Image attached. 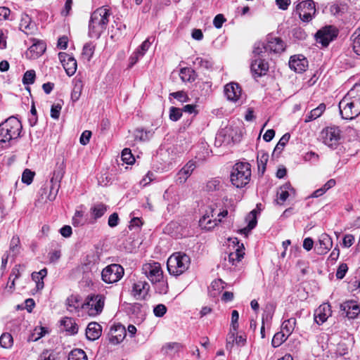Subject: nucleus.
<instances>
[{
    "label": "nucleus",
    "mask_w": 360,
    "mask_h": 360,
    "mask_svg": "<svg viewBox=\"0 0 360 360\" xmlns=\"http://www.w3.org/2000/svg\"><path fill=\"white\" fill-rule=\"evenodd\" d=\"M344 119L352 120L360 114V82L356 84L339 103Z\"/></svg>",
    "instance_id": "1"
},
{
    "label": "nucleus",
    "mask_w": 360,
    "mask_h": 360,
    "mask_svg": "<svg viewBox=\"0 0 360 360\" xmlns=\"http://www.w3.org/2000/svg\"><path fill=\"white\" fill-rule=\"evenodd\" d=\"M110 14V10L105 6H101L92 13L89 25L90 37L98 38L101 36L107 27Z\"/></svg>",
    "instance_id": "2"
},
{
    "label": "nucleus",
    "mask_w": 360,
    "mask_h": 360,
    "mask_svg": "<svg viewBox=\"0 0 360 360\" xmlns=\"http://www.w3.org/2000/svg\"><path fill=\"white\" fill-rule=\"evenodd\" d=\"M191 264V257L181 252L173 253L167 259V266L171 275L178 276L186 271Z\"/></svg>",
    "instance_id": "3"
},
{
    "label": "nucleus",
    "mask_w": 360,
    "mask_h": 360,
    "mask_svg": "<svg viewBox=\"0 0 360 360\" xmlns=\"http://www.w3.org/2000/svg\"><path fill=\"white\" fill-rule=\"evenodd\" d=\"M251 176V169L250 164L247 162H238L233 167L230 180L231 184L237 187L242 188L247 185Z\"/></svg>",
    "instance_id": "4"
},
{
    "label": "nucleus",
    "mask_w": 360,
    "mask_h": 360,
    "mask_svg": "<svg viewBox=\"0 0 360 360\" xmlns=\"http://www.w3.org/2000/svg\"><path fill=\"white\" fill-rule=\"evenodd\" d=\"M21 123L15 118L10 117L0 124V142L9 141L17 138L20 132Z\"/></svg>",
    "instance_id": "5"
},
{
    "label": "nucleus",
    "mask_w": 360,
    "mask_h": 360,
    "mask_svg": "<svg viewBox=\"0 0 360 360\" xmlns=\"http://www.w3.org/2000/svg\"><path fill=\"white\" fill-rule=\"evenodd\" d=\"M341 138V130L335 126L323 128L319 135L322 143L332 148H336L340 144Z\"/></svg>",
    "instance_id": "6"
},
{
    "label": "nucleus",
    "mask_w": 360,
    "mask_h": 360,
    "mask_svg": "<svg viewBox=\"0 0 360 360\" xmlns=\"http://www.w3.org/2000/svg\"><path fill=\"white\" fill-rule=\"evenodd\" d=\"M228 215L226 210L220 212L217 214V217H214V210L210 209L206 211V213L200 219L199 226L202 229L210 231L214 229L217 224L221 222V219Z\"/></svg>",
    "instance_id": "7"
},
{
    "label": "nucleus",
    "mask_w": 360,
    "mask_h": 360,
    "mask_svg": "<svg viewBox=\"0 0 360 360\" xmlns=\"http://www.w3.org/2000/svg\"><path fill=\"white\" fill-rule=\"evenodd\" d=\"M105 304V297L101 295L89 296L82 308L89 316H94L103 311Z\"/></svg>",
    "instance_id": "8"
},
{
    "label": "nucleus",
    "mask_w": 360,
    "mask_h": 360,
    "mask_svg": "<svg viewBox=\"0 0 360 360\" xmlns=\"http://www.w3.org/2000/svg\"><path fill=\"white\" fill-rule=\"evenodd\" d=\"M296 11L302 21L309 22L316 13L315 4L312 0L301 1L296 6Z\"/></svg>",
    "instance_id": "9"
},
{
    "label": "nucleus",
    "mask_w": 360,
    "mask_h": 360,
    "mask_svg": "<svg viewBox=\"0 0 360 360\" xmlns=\"http://www.w3.org/2000/svg\"><path fill=\"white\" fill-rule=\"evenodd\" d=\"M124 275V269L119 264H113L106 266L102 271V279L107 283L120 281Z\"/></svg>",
    "instance_id": "10"
},
{
    "label": "nucleus",
    "mask_w": 360,
    "mask_h": 360,
    "mask_svg": "<svg viewBox=\"0 0 360 360\" xmlns=\"http://www.w3.org/2000/svg\"><path fill=\"white\" fill-rule=\"evenodd\" d=\"M142 270L152 283H160L163 278V271L158 262L146 263L143 265Z\"/></svg>",
    "instance_id": "11"
},
{
    "label": "nucleus",
    "mask_w": 360,
    "mask_h": 360,
    "mask_svg": "<svg viewBox=\"0 0 360 360\" xmlns=\"http://www.w3.org/2000/svg\"><path fill=\"white\" fill-rule=\"evenodd\" d=\"M337 36L336 30L331 26H327L317 32L316 42L323 46H327Z\"/></svg>",
    "instance_id": "12"
},
{
    "label": "nucleus",
    "mask_w": 360,
    "mask_h": 360,
    "mask_svg": "<svg viewBox=\"0 0 360 360\" xmlns=\"http://www.w3.org/2000/svg\"><path fill=\"white\" fill-rule=\"evenodd\" d=\"M59 60L63 65L66 73L69 76L73 75L77 70L76 60L69 54L60 52L58 53Z\"/></svg>",
    "instance_id": "13"
},
{
    "label": "nucleus",
    "mask_w": 360,
    "mask_h": 360,
    "mask_svg": "<svg viewBox=\"0 0 360 360\" xmlns=\"http://www.w3.org/2000/svg\"><path fill=\"white\" fill-rule=\"evenodd\" d=\"M127 335V330L121 324L114 325L110 328L109 340L112 345H118L123 341Z\"/></svg>",
    "instance_id": "14"
},
{
    "label": "nucleus",
    "mask_w": 360,
    "mask_h": 360,
    "mask_svg": "<svg viewBox=\"0 0 360 360\" xmlns=\"http://www.w3.org/2000/svg\"><path fill=\"white\" fill-rule=\"evenodd\" d=\"M341 311L346 314V316L349 319H354L360 314V307L356 302L349 300L343 302L340 305Z\"/></svg>",
    "instance_id": "15"
},
{
    "label": "nucleus",
    "mask_w": 360,
    "mask_h": 360,
    "mask_svg": "<svg viewBox=\"0 0 360 360\" xmlns=\"http://www.w3.org/2000/svg\"><path fill=\"white\" fill-rule=\"evenodd\" d=\"M295 190L289 183L282 185L277 191V203L283 205L288 198H294Z\"/></svg>",
    "instance_id": "16"
},
{
    "label": "nucleus",
    "mask_w": 360,
    "mask_h": 360,
    "mask_svg": "<svg viewBox=\"0 0 360 360\" xmlns=\"http://www.w3.org/2000/svg\"><path fill=\"white\" fill-rule=\"evenodd\" d=\"M332 315L331 307L328 303L321 304L315 311L314 319L318 324H321L327 321Z\"/></svg>",
    "instance_id": "17"
},
{
    "label": "nucleus",
    "mask_w": 360,
    "mask_h": 360,
    "mask_svg": "<svg viewBox=\"0 0 360 360\" xmlns=\"http://www.w3.org/2000/svg\"><path fill=\"white\" fill-rule=\"evenodd\" d=\"M333 247V240L330 236L326 233H321L318 240L316 252L319 255L326 254Z\"/></svg>",
    "instance_id": "18"
},
{
    "label": "nucleus",
    "mask_w": 360,
    "mask_h": 360,
    "mask_svg": "<svg viewBox=\"0 0 360 360\" xmlns=\"http://www.w3.org/2000/svg\"><path fill=\"white\" fill-rule=\"evenodd\" d=\"M224 93L229 101H237L242 94L241 87L236 82H230L224 87Z\"/></svg>",
    "instance_id": "19"
},
{
    "label": "nucleus",
    "mask_w": 360,
    "mask_h": 360,
    "mask_svg": "<svg viewBox=\"0 0 360 360\" xmlns=\"http://www.w3.org/2000/svg\"><path fill=\"white\" fill-rule=\"evenodd\" d=\"M289 66L297 72H302L308 67V61L302 55L293 56L290 58Z\"/></svg>",
    "instance_id": "20"
},
{
    "label": "nucleus",
    "mask_w": 360,
    "mask_h": 360,
    "mask_svg": "<svg viewBox=\"0 0 360 360\" xmlns=\"http://www.w3.org/2000/svg\"><path fill=\"white\" fill-rule=\"evenodd\" d=\"M46 50V44L41 41H37L27 50L25 56L28 59L39 58Z\"/></svg>",
    "instance_id": "21"
},
{
    "label": "nucleus",
    "mask_w": 360,
    "mask_h": 360,
    "mask_svg": "<svg viewBox=\"0 0 360 360\" xmlns=\"http://www.w3.org/2000/svg\"><path fill=\"white\" fill-rule=\"evenodd\" d=\"M285 44L279 38L274 36H269L267 39V43L265 49L274 53H281L285 50Z\"/></svg>",
    "instance_id": "22"
},
{
    "label": "nucleus",
    "mask_w": 360,
    "mask_h": 360,
    "mask_svg": "<svg viewBox=\"0 0 360 360\" xmlns=\"http://www.w3.org/2000/svg\"><path fill=\"white\" fill-rule=\"evenodd\" d=\"M150 286L145 281H139L134 284L133 295L137 300L144 299L148 294Z\"/></svg>",
    "instance_id": "23"
},
{
    "label": "nucleus",
    "mask_w": 360,
    "mask_h": 360,
    "mask_svg": "<svg viewBox=\"0 0 360 360\" xmlns=\"http://www.w3.org/2000/svg\"><path fill=\"white\" fill-rule=\"evenodd\" d=\"M196 167L195 162L193 160L188 161L184 167L177 174V181L179 184H184L191 176L193 171Z\"/></svg>",
    "instance_id": "24"
},
{
    "label": "nucleus",
    "mask_w": 360,
    "mask_h": 360,
    "mask_svg": "<svg viewBox=\"0 0 360 360\" xmlns=\"http://www.w3.org/2000/svg\"><path fill=\"white\" fill-rule=\"evenodd\" d=\"M102 327L96 322L89 323L86 330V338L90 340H96L101 335Z\"/></svg>",
    "instance_id": "25"
},
{
    "label": "nucleus",
    "mask_w": 360,
    "mask_h": 360,
    "mask_svg": "<svg viewBox=\"0 0 360 360\" xmlns=\"http://www.w3.org/2000/svg\"><path fill=\"white\" fill-rule=\"evenodd\" d=\"M61 177L59 174L53 173V176L51 179V187L49 195H47V199L50 201H53L56 199V195L58 194V189L60 188V180Z\"/></svg>",
    "instance_id": "26"
},
{
    "label": "nucleus",
    "mask_w": 360,
    "mask_h": 360,
    "mask_svg": "<svg viewBox=\"0 0 360 360\" xmlns=\"http://www.w3.org/2000/svg\"><path fill=\"white\" fill-rule=\"evenodd\" d=\"M268 68V64L264 60L260 58L255 60L251 65L252 72L258 76L265 75Z\"/></svg>",
    "instance_id": "27"
},
{
    "label": "nucleus",
    "mask_w": 360,
    "mask_h": 360,
    "mask_svg": "<svg viewBox=\"0 0 360 360\" xmlns=\"http://www.w3.org/2000/svg\"><path fill=\"white\" fill-rule=\"evenodd\" d=\"M248 222V226L240 230L241 233L248 235V233L253 229L257 224V211H251L246 217L245 219Z\"/></svg>",
    "instance_id": "28"
},
{
    "label": "nucleus",
    "mask_w": 360,
    "mask_h": 360,
    "mask_svg": "<svg viewBox=\"0 0 360 360\" xmlns=\"http://www.w3.org/2000/svg\"><path fill=\"white\" fill-rule=\"evenodd\" d=\"M34 27V23L32 22L30 18L27 14L21 15L20 22V29L26 34L32 32Z\"/></svg>",
    "instance_id": "29"
},
{
    "label": "nucleus",
    "mask_w": 360,
    "mask_h": 360,
    "mask_svg": "<svg viewBox=\"0 0 360 360\" xmlns=\"http://www.w3.org/2000/svg\"><path fill=\"white\" fill-rule=\"evenodd\" d=\"M47 275V270L46 269H43L39 272H33L32 274V280L36 283V288L38 290H41L44 288V278L46 277Z\"/></svg>",
    "instance_id": "30"
},
{
    "label": "nucleus",
    "mask_w": 360,
    "mask_h": 360,
    "mask_svg": "<svg viewBox=\"0 0 360 360\" xmlns=\"http://www.w3.org/2000/svg\"><path fill=\"white\" fill-rule=\"evenodd\" d=\"M61 326L65 331L70 334H75L77 333L78 326L72 318L66 317L63 319L61 321Z\"/></svg>",
    "instance_id": "31"
},
{
    "label": "nucleus",
    "mask_w": 360,
    "mask_h": 360,
    "mask_svg": "<svg viewBox=\"0 0 360 360\" xmlns=\"http://www.w3.org/2000/svg\"><path fill=\"white\" fill-rule=\"evenodd\" d=\"M326 105L323 103L320 104L317 108L311 110V112L306 116L305 122H311L319 117L325 111Z\"/></svg>",
    "instance_id": "32"
},
{
    "label": "nucleus",
    "mask_w": 360,
    "mask_h": 360,
    "mask_svg": "<svg viewBox=\"0 0 360 360\" xmlns=\"http://www.w3.org/2000/svg\"><path fill=\"white\" fill-rule=\"evenodd\" d=\"M245 252L243 251V245H238L235 252H231L229 255V261L232 264H236V262H239L243 257Z\"/></svg>",
    "instance_id": "33"
},
{
    "label": "nucleus",
    "mask_w": 360,
    "mask_h": 360,
    "mask_svg": "<svg viewBox=\"0 0 360 360\" xmlns=\"http://www.w3.org/2000/svg\"><path fill=\"white\" fill-rule=\"evenodd\" d=\"M182 346L178 342L166 343L162 348V352L167 355H172L181 349Z\"/></svg>",
    "instance_id": "34"
},
{
    "label": "nucleus",
    "mask_w": 360,
    "mask_h": 360,
    "mask_svg": "<svg viewBox=\"0 0 360 360\" xmlns=\"http://www.w3.org/2000/svg\"><path fill=\"white\" fill-rule=\"evenodd\" d=\"M269 160V155L264 150H260L257 154V165L258 169L262 173H264L266 169V165Z\"/></svg>",
    "instance_id": "35"
},
{
    "label": "nucleus",
    "mask_w": 360,
    "mask_h": 360,
    "mask_svg": "<svg viewBox=\"0 0 360 360\" xmlns=\"http://www.w3.org/2000/svg\"><path fill=\"white\" fill-rule=\"evenodd\" d=\"M180 77L184 82H193L195 79V72L188 68H184L180 71Z\"/></svg>",
    "instance_id": "36"
},
{
    "label": "nucleus",
    "mask_w": 360,
    "mask_h": 360,
    "mask_svg": "<svg viewBox=\"0 0 360 360\" xmlns=\"http://www.w3.org/2000/svg\"><path fill=\"white\" fill-rule=\"evenodd\" d=\"M224 282L220 279L214 281L210 288V292L211 295L213 297L217 296L224 289Z\"/></svg>",
    "instance_id": "37"
},
{
    "label": "nucleus",
    "mask_w": 360,
    "mask_h": 360,
    "mask_svg": "<svg viewBox=\"0 0 360 360\" xmlns=\"http://www.w3.org/2000/svg\"><path fill=\"white\" fill-rule=\"evenodd\" d=\"M295 325L296 319L295 318L285 320L282 323V331L289 336L294 330Z\"/></svg>",
    "instance_id": "38"
},
{
    "label": "nucleus",
    "mask_w": 360,
    "mask_h": 360,
    "mask_svg": "<svg viewBox=\"0 0 360 360\" xmlns=\"http://www.w3.org/2000/svg\"><path fill=\"white\" fill-rule=\"evenodd\" d=\"M68 360H88V358L84 350L75 349L70 352Z\"/></svg>",
    "instance_id": "39"
},
{
    "label": "nucleus",
    "mask_w": 360,
    "mask_h": 360,
    "mask_svg": "<svg viewBox=\"0 0 360 360\" xmlns=\"http://www.w3.org/2000/svg\"><path fill=\"white\" fill-rule=\"evenodd\" d=\"M95 51V46L91 44H86L82 49V57L87 62L90 61Z\"/></svg>",
    "instance_id": "40"
},
{
    "label": "nucleus",
    "mask_w": 360,
    "mask_h": 360,
    "mask_svg": "<svg viewBox=\"0 0 360 360\" xmlns=\"http://www.w3.org/2000/svg\"><path fill=\"white\" fill-rule=\"evenodd\" d=\"M91 215L94 219L101 217L107 210V207L103 204H96L91 208Z\"/></svg>",
    "instance_id": "41"
},
{
    "label": "nucleus",
    "mask_w": 360,
    "mask_h": 360,
    "mask_svg": "<svg viewBox=\"0 0 360 360\" xmlns=\"http://www.w3.org/2000/svg\"><path fill=\"white\" fill-rule=\"evenodd\" d=\"M288 338V335L283 331L278 332L274 335L271 341V345L274 347H278L283 343Z\"/></svg>",
    "instance_id": "42"
},
{
    "label": "nucleus",
    "mask_w": 360,
    "mask_h": 360,
    "mask_svg": "<svg viewBox=\"0 0 360 360\" xmlns=\"http://www.w3.org/2000/svg\"><path fill=\"white\" fill-rule=\"evenodd\" d=\"M347 4L345 3H335L333 4L330 8V12L335 15H339L345 13L347 10Z\"/></svg>",
    "instance_id": "43"
},
{
    "label": "nucleus",
    "mask_w": 360,
    "mask_h": 360,
    "mask_svg": "<svg viewBox=\"0 0 360 360\" xmlns=\"http://www.w3.org/2000/svg\"><path fill=\"white\" fill-rule=\"evenodd\" d=\"M48 333V330L42 326L36 327L33 333L31 335V340L33 341H37L41 338H42L45 334Z\"/></svg>",
    "instance_id": "44"
},
{
    "label": "nucleus",
    "mask_w": 360,
    "mask_h": 360,
    "mask_svg": "<svg viewBox=\"0 0 360 360\" xmlns=\"http://www.w3.org/2000/svg\"><path fill=\"white\" fill-rule=\"evenodd\" d=\"M0 345L4 348H10L13 345V338L9 333H3L0 337Z\"/></svg>",
    "instance_id": "45"
},
{
    "label": "nucleus",
    "mask_w": 360,
    "mask_h": 360,
    "mask_svg": "<svg viewBox=\"0 0 360 360\" xmlns=\"http://www.w3.org/2000/svg\"><path fill=\"white\" fill-rule=\"evenodd\" d=\"M150 39V37L147 38L144 41L142 42V44L136 49L138 54H139V56H141V57H143L145 55L146 51L150 47V45L152 44Z\"/></svg>",
    "instance_id": "46"
},
{
    "label": "nucleus",
    "mask_w": 360,
    "mask_h": 360,
    "mask_svg": "<svg viewBox=\"0 0 360 360\" xmlns=\"http://www.w3.org/2000/svg\"><path fill=\"white\" fill-rule=\"evenodd\" d=\"M150 132L143 131L142 129H137L134 131V137L136 140L145 141L150 139Z\"/></svg>",
    "instance_id": "47"
},
{
    "label": "nucleus",
    "mask_w": 360,
    "mask_h": 360,
    "mask_svg": "<svg viewBox=\"0 0 360 360\" xmlns=\"http://www.w3.org/2000/svg\"><path fill=\"white\" fill-rule=\"evenodd\" d=\"M122 159L127 164H132L135 159L129 148H124L122 152Z\"/></svg>",
    "instance_id": "48"
},
{
    "label": "nucleus",
    "mask_w": 360,
    "mask_h": 360,
    "mask_svg": "<svg viewBox=\"0 0 360 360\" xmlns=\"http://www.w3.org/2000/svg\"><path fill=\"white\" fill-rule=\"evenodd\" d=\"M171 96L174 97V98L177 99L179 101H180L181 103L188 102L189 101L188 96L183 91L171 93L169 94V98Z\"/></svg>",
    "instance_id": "49"
},
{
    "label": "nucleus",
    "mask_w": 360,
    "mask_h": 360,
    "mask_svg": "<svg viewBox=\"0 0 360 360\" xmlns=\"http://www.w3.org/2000/svg\"><path fill=\"white\" fill-rule=\"evenodd\" d=\"M34 176V172H32L28 169H26L22 173V181L23 183H25L27 185H29L32 182Z\"/></svg>",
    "instance_id": "50"
},
{
    "label": "nucleus",
    "mask_w": 360,
    "mask_h": 360,
    "mask_svg": "<svg viewBox=\"0 0 360 360\" xmlns=\"http://www.w3.org/2000/svg\"><path fill=\"white\" fill-rule=\"evenodd\" d=\"M238 319H239V314L238 311L233 310L231 313V328L233 329V332L235 330H238Z\"/></svg>",
    "instance_id": "51"
},
{
    "label": "nucleus",
    "mask_w": 360,
    "mask_h": 360,
    "mask_svg": "<svg viewBox=\"0 0 360 360\" xmlns=\"http://www.w3.org/2000/svg\"><path fill=\"white\" fill-rule=\"evenodd\" d=\"M221 186L220 180L217 179H213L207 183L206 188L208 191H212L219 190Z\"/></svg>",
    "instance_id": "52"
},
{
    "label": "nucleus",
    "mask_w": 360,
    "mask_h": 360,
    "mask_svg": "<svg viewBox=\"0 0 360 360\" xmlns=\"http://www.w3.org/2000/svg\"><path fill=\"white\" fill-rule=\"evenodd\" d=\"M289 139H290V135L288 134H284L281 138L278 143L276 146L274 151H278V150L281 151L283 149V148L285 147V146L286 145V143L288 142Z\"/></svg>",
    "instance_id": "53"
},
{
    "label": "nucleus",
    "mask_w": 360,
    "mask_h": 360,
    "mask_svg": "<svg viewBox=\"0 0 360 360\" xmlns=\"http://www.w3.org/2000/svg\"><path fill=\"white\" fill-rule=\"evenodd\" d=\"M35 79V72L34 70L27 71L23 77V83L26 84H30L34 83Z\"/></svg>",
    "instance_id": "54"
},
{
    "label": "nucleus",
    "mask_w": 360,
    "mask_h": 360,
    "mask_svg": "<svg viewBox=\"0 0 360 360\" xmlns=\"http://www.w3.org/2000/svg\"><path fill=\"white\" fill-rule=\"evenodd\" d=\"M62 108V105L60 103L53 104L51 109V116L53 119H58Z\"/></svg>",
    "instance_id": "55"
},
{
    "label": "nucleus",
    "mask_w": 360,
    "mask_h": 360,
    "mask_svg": "<svg viewBox=\"0 0 360 360\" xmlns=\"http://www.w3.org/2000/svg\"><path fill=\"white\" fill-rule=\"evenodd\" d=\"M182 115L181 111L179 108L172 107L169 112V118L172 121H177Z\"/></svg>",
    "instance_id": "56"
},
{
    "label": "nucleus",
    "mask_w": 360,
    "mask_h": 360,
    "mask_svg": "<svg viewBox=\"0 0 360 360\" xmlns=\"http://www.w3.org/2000/svg\"><path fill=\"white\" fill-rule=\"evenodd\" d=\"M238 330L233 332V329L230 328V331L228 334L226 339V347H232L233 344L236 343V335Z\"/></svg>",
    "instance_id": "57"
},
{
    "label": "nucleus",
    "mask_w": 360,
    "mask_h": 360,
    "mask_svg": "<svg viewBox=\"0 0 360 360\" xmlns=\"http://www.w3.org/2000/svg\"><path fill=\"white\" fill-rule=\"evenodd\" d=\"M41 360H58L57 355L53 352L44 351L41 355Z\"/></svg>",
    "instance_id": "58"
},
{
    "label": "nucleus",
    "mask_w": 360,
    "mask_h": 360,
    "mask_svg": "<svg viewBox=\"0 0 360 360\" xmlns=\"http://www.w3.org/2000/svg\"><path fill=\"white\" fill-rule=\"evenodd\" d=\"M167 311V307L162 304H158L153 310L154 314L156 316L161 317Z\"/></svg>",
    "instance_id": "59"
},
{
    "label": "nucleus",
    "mask_w": 360,
    "mask_h": 360,
    "mask_svg": "<svg viewBox=\"0 0 360 360\" xmlns=\"http://www.w3.org/2000/svg\"><path fill=\"white\" fill-rule=\"evenodd\" d=\"M348 270L347 265L346 264H341L336 272V277L339 279H342L345 276L346 272Z\"/></svg>",
    "instance_id": "60"
},
{
    "label": "nucleus",
    "mask_w": 360,
    "mask_h": 360,
    "mask_svg": "<svg viewBox=\"0 0 360 360\" xmlns=\"http://www.w3.org/2000/svg\"><path fill=\"white\" fill-rule=\"evenodd\" d=\"M91 136V132L90 131L86 130L84 131L80 137L79 142L81 144L85 146L86 145L90 140Z\"/></svg>",
    "instance_id": "61"
},
{
    "label": "nucleus",
    "mask_w": 360,
    "mask_h": 360,
    "mask_svg": "<svg viewBox=\"0 0 360 360\" xmlns=\"http://www.w3.org/2000/svg\"><path fill=\"white\" fill-rule=\"evenodd\" d=\"M293 36L298 39H304L307 37V34L302 29L295 28L293 30Z\"/></svg>",
    "instance_id": "62"
},
{
    "label": "nucleus",
    "mask_w": 360,
    "mask_h": 360,
    "mask_svg": "<svg viewBox=\"0 0 360 360\" xmlns=\"http://www.w3.org/2000/svg\"><path fill=\"white\" fill-rule=\"evenodd\" d=\"M354 241V238L352 235L348 234L346 235L342 241V244L345 248H349L352 245Z\"/></svg>",
    "instance_id": "63"
},
{
    "label": "nucleus",
    "mask_w": 360,
    "mask_h": 360,
    "mask_svg": "<svg viewBox=\"0 0 360 360\" xmlns=\"http://www.w3.org/2000/svg\"><path fill=\"white\" fill-rule=\"evenodd\" d=\"M353 49L357 55H360V35L354 39Z\"/></svg>",
    "instance_id": "64"
}]
</instances>
